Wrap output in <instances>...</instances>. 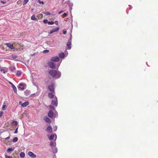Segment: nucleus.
Returning <instances> with one entry per match:
<instances>
[{"mask_svg": "<svg viewBox=\"0 0 158 158\" xmlns=\"http://www.w3.org/2000/svg\"><path fill=\"white\" fill-rule=\"evenodd\" d=\"M11 142H8L7 143H6V144L7 145H10L11 144Z\"/></svg>", "mask_w": 158, "mask_h": 158, "instance_id": "obj_42", "label": "nucleus"}, {"mask_svg": "<svg viewBox=\"0 0 158 158\" xmlns=\"http://www.w3.org/2000/svg\"><path fill=\"white\" fill-rule=\"evenodd\" d=\"M66 31H65L64 30H63V33L64 34H65L66 33Z\"/></svg>", "mask_w": 158, "mask_h": 158, "instance_id": "obj_43", "label": "nucleus"}, {"mask_svg": "<svg viewBox=\"0 0 158 158\" xmlns=\"http://www.w3.org/2000/svg\"><path fill=\"white\" fill-rule=\"evenodd\" d=\"M59 28L58 27H56L55 28H54L52 29L50 31V33L52 34V33L56 32L59 30Z\"/></svg>", "mask_w": 158, "mask_h": 158, "instance_id": "obj_7", "label": "nucleus"}, {"mask_svg": "<svg viewBox=\"0 0 158 158\" xmlns=\"http://www.w3.org/2000/svg\"><path fill=\"white\" fill-rule=\"evenodd\" d=\"M47 15H49L51 14V13L49 12H47L45 14Z\"/></svg>", "mask_w": 158, "mask_h": 158, "instance_id": "obj_46", "label": "nucleus"}, {"mask_svg": "<svg viewBox=\"0 0 158 158\" xmlns=\"http://www.w3.org/2000/svg\"><path fill=\"white\" fill-rule=\"evenodd\" d=\"M3 114V112L2 111L0 112V117H2Z\"/></svg>", "mask_w": 158, "mask_h": 158, "instance_id": "obj_37", "label": "nucleus"}, {"mask_svg": "<svg viewBox=\"0 0 158 158\" xmlns=\"http://www.w3.org/2000/svg\"><path fill=\"white\" fill-rule=\"evenodd\" d=\"M5 156L6 158H12V156H10L7 155H6Z\"/></svg>", "mask_w": 158, "mask_h": 158, "instance_id": "obj_38", "label": "nucleus"}, {"mask_svg": "<svg viewBox=\"0 0 158 158\" xmlns=\"http://www.w3.org/2000/svg\"><path fill=\"white\" fill-rule=\"evenodd\" d=\"M30 91L28 90H26L24 91V94L25 95L27 96L29 95L30 94Z\"/></svg>", "mask_w": 158, "mask_h": 158, "instance_id": "obj_16", "label": "nucleus"}, {"mask_svg": "<svg viewBox=\"0 0 158 158\" xmlns=\"http://www.w3.org/2000/svg\"><path fill=\"white\" fill-rule=\"evenodd\" d=\"M48 64L52 69H54L56 68L55 64L53 62H48Z\"/></svg>", "mask_w": 158, "mask_h": 158, "instance_id": "obj_2", "label": "nucleus"}, {"mask_svg": "<svg viewBox=\"0 0 158 158\" xmlns=\"http://www.w3.org/2000/svg\"><path fill=\"white\" fill-rule=\"evenodd\" d=\"M25 84L24 83H20L19 84V86L18 88L20 89L21 90H23L24 89V86Z\"/></svg>", "mask_w": 158, "mask_h": 158, "instance_id": "obj_6", "label": "nucleus"}, {"mask_svg": "<svg viewBox=\"0 0 158 158\" xmlns=\"http://www.w3.org/2000/svg\"><path fill=\"white\" fill-rule=\"evenodd\" d=\"M29 0H24L23 2V5H24L26 4L28 2Z\"/></svg>", "mask_w": 158, "mask_h": 158, "instance_id": "obj_27", "label": "nucleus"}, {"mask_svg": "<svg viewBox=\"0 0 158 158\" xmlns=\"http://www.w3.org/2000/svg\"><path fill=\"white\" fill-rule=\"evenodd\" d=\"M5 156L6 158H12V156H10L7 155H6Z\"/></svg>", "mask_w": 158, "mask_h": 158, "instance_id": "obj_39", "label": "nucleus"}, {"mask_svg": "<svg viewBox=\"0 0 158 158\" xmlns=\"http://www.w3.org/2000/svg\"><path fill=\"white\" fill-rule=\"evenodd\" d=\"M0 70L1 72H2L4 73H6L7 72V71L4 69L3 68H1Z\"/></svg>", "mask_w": 158, "mask_h": 158, "instance_id": "obj_23", "label": "nucleus"}, {"mask_svg": "<svg viewBox=\"0 0 158 158\" xmlns=\"http://www.w3.org/2000/svg\"><path fill=\"white\" fill-rule=\"evenodd\" d=\"M18 127L16 129V130L14 132V133H15L16 134V133H17V132H18Z\"/></svg>", "mask_w": 158, "mask_h": 158, "instance_id": "obj_41", "label": "nucleus"}, {"mask_svg": "<svg viewBox=\"0 0 158 158\" xmlns=\"http://www.w3.org/2000/svg\"><path fill=\"white\" fill-rule=\"evenodd\" d=\"M37 17L39 18H42L43 17V15L42 14H39L37 15Z\"/></svg>", "mask_w": 158, "mask_h": 158, "instance_id": "obj_28", "label": "nucleus"}, {"mask_svg": "<svg viewBox=\"0 0 158 158\" xmlns=\"http://www.w3.org/2000/svg\"><path fill=\"white\" fill-rule=\"evenodd\" d=\"M55 23L56 25H58V22L57 21H56L55 22Z\"/></svg>", "mask_w": 158, "mask_h": 158, "instance_id": "obj_45", "label": "nucleus"}, {"mask_svg": "<svg viewBox=\"0 0 158 158\" xmlns=\"http://www.w3.org/2000/svg\"><path fill=\"white\" fill-rule=\"evenodd\" d=\"M48 73L52 77H55L56 79L59 78L61 76V73L60 72L53 69L49 70Z\"/></svg>", "mask_w": 158, "mask_h": 158, "instance_id": "obj_1", "label": "nucleus"}, {"mask_svg": "<svg viewBox=\"0 0 158 158\" xmlns=\"http://www.w3.org/2000/svg\"><path fill=\"white\" fill-rule=\"evenodd\" d=\"M28 154L32 158H35L36 157V155L31 151L29 152Z\"/></svg>", "mask_w": 158, "mask_h": 158, "instance_id": "obj_10", "label": "nucleus"}, {"mask_svg": "<svg viewBox=\"0 0 158 158\" xmlns=\"http://www.w3.org/2000/svg\"><path fill=\"white\" fill-rule=\"evenodd\" d=\"M32 94L31 95V96H32Z\"/></svg>", "mask_w": 158, "mask_h": 158, "instance_id": "obj_50", "label": "nucleus"}, {"mask_svg": "<svg viewBox=\"0 0 158 158\" xmlns=\"http://www.w3.org/2000/svg\"><path fill=\"white\" fill-rule=\"evenodd\" d=\"M43 22L44 23H48V22L47 19H44L43 20Z\"/></svg>", "mask_w": 158, "mask_h": 158, "instance_id": "obj_35", "label": "nucleus"}, {"mask_svg": "<svg viewBox=\"0 0 158 158\" xmlns=\"http://www.w3.org/2000/svg\"><path fill=\"white\" fill-rule=\"evenodd\" d=\"M64 56L65 55L64 53H61L59 54V57L61 59L64 58Z\"/></svg>", "mask_w": 158, "mask_h": 158, "instance_id": "obj_20", "label": "nucleus"}, {"mask_svg": "<svg viewBox=\"0 0 158 158\" xmlns=\"http://www.w3.org/2000/svg\"><path fill=\"white\" fill-rule=\"evenodd\" d=\"M29 104V102L28 101H26L24 103L21 104V106L23 107H25L28 105Z\"/></svg>", "mask_w": 158, "mask_h": 158, "instance_id": "obj_14", "label": "nucleus"}, {"mask_svg": "<svg viewBox=\"0 0 158 158\" xmlns=\"http://www.w3.org/2000/svg\"><path fill=\"white\" fill-rule=\"evenodd\" d=\"M18 138L17 137H15L13 139L12 141L13 142H16L18 141Z\"/></svg>", "mask_w": 158, "mask_h": 158, "instance_id": "obj_26", "label": "nucleus"}, {"mask_svg": "<svg viewBox=\"0 0 158 158\" xmlns=\"http://www.w3.org/2000/svg\"><path fill=\"white\" fill-rule=\"evenodd\" d=\"M48 97L50 98H52L54 97V95L52 93H49L48 94Z\"/></svg>", "mask_w": 158, "mask_h": 158, "instance_id": "obj_21", "label": "nucleus"}, {"mask_svg": "<svg viewBox=\"0 0 158 158\" xmlns=\"http://www.w3.org/2000/svg\"><path fill=\"white\" fill-rule=\"evenodd\" d=\"M55 100H52V104L54 106H57V98L55 97Z\"/></svg>", "mask_w": 158, "mask_h": 158, "instance_id": "obj_9", "label": "nucleus"}, {"mask_svg": "<svg viewBox=\"0 0 158 158\" xmlns=\"http://www.w3.org/2000/svg\"><path fill=\"white\" fill-rule=\"evenodd\" d=\"M59 58L58 56L52 57L51 58V61L54 62H57L59 61Z\"/></svg>", "mask_w": 158, "mask_h": 158, "instance_id": "obj_4", "label": "nucleus"}, {"mask_svg": "<svg viewBox=\"0 0 158 158\" xmlns=\"http://www.w3.org/2000/svg\"><path fill=\"white\" fill-rule=\"evenodd\" d=\"M49 52V50H45L43 51V53H48Z\"/></svg>", "mask_w": 158, "mask_h": 158, "instance_id": "obj_34", "label": "nucleus"}, {"mask_svg": "<svg viewBox=\"0 0 158 158\" xmlns=\"http://www.w3.org/2000/svg\"><path fill=\"white\" fill-rule=\"evenodd\" d=\"M38 2L40 4H41L43 5L44 4V2L43 1H41L40 0H38Z\"/></svg>", "mask_w": 158, "mask_h": 158, "instance_id": "obj_32", "label": "nucleus"}, {"mask_svg": "<svg viewBox=\"0 0 158 158\" xmlns=\"http://www.w3.org/2000/svg\"><path fill=\"white\" fill-rule=\"evenodd\" d=\"M44 119L47 123H50L51 122V119L46 116H44Z\"/></svg>", "mask_w": 158, "mask_h": 158, "instance_id": "obj_12", "label": "nucleus"}, {"mask_svg": "<svg viewBox=\"0 0 158 158\" xmlns=\"http://www.w3.org/2000/svg\"><path fill=\"white\" fill-rule=\"evenodd\" d=\"M63 12V11H60V12H59V14H60V13H61Z\"/></svg>", "mask_w": 158, "mask_h": 158, "instance_id": "obj_48", "label": "nucleus"}, {"mask_svg": "<svg viewBox=\"0 0 158 158\" xmlns=\"http://www.w3.org/2000/svg\"><path fill=\"white\" fill-rule=\"evenodd\" d=\"M57 129V126H55V127H54L53 129H54V131H56Z\"/></svg>", "mask_w": 158, "mask_h": 158, "instance_id": "obj_40", "label": "nucleus"}, {"mask_svg": "<svg viewBox=\"0 0 158 158\" xmlns=\"http://www.w3.org/2000/svg\"><path fill=\"white\" fill-rule=\"evenodd\" d=\"M7 47L11 49H15V48L12 44L10 43H6L5 44Z\"/></svg>", "mask_w": 158, "mask_h": 158, "instance_id": "obj_8", "label": "nucleus"}, {"mask_svg": "<svg viewBox=\"0 0 158 158\" xmlns=\"http://www.w3.org/2000/svg\"><path fill=\"white\" fill-rule=\"evenodd\" d=\"M49 107L52 110H55V108L52 105H50L49 106Z\"/></svg>", "mask_w": 158, "mask_h": 158, "instance_id": "obj_33", "label": "nucleus"}, {"mask_svg": "<svg viewBox=\"0 0 158 158\" xmlns=\"http://www.w3.org/2000/svg\"><path fill=\"white\" fill-rule=\"evenodd\" d=\"M46 131L49 133H51L52 132V128L51 126H49L46 129Z\"/></svg>", "mask_w": 158, "mask_h": 158, "instance_id": "obj_15", "label": "nucleus"}, {"mask_svg": "<svg viewBox=\"0 0 158 158\" xmlns=\"http://www.w3.org/2000/svg\"><path fill=\"white\" fill-rule=\"evenodd\" d=\"M11 124L12 126L16 127L18 123L16 121H13L11 123Z\"/></svg>", "mask_w": 158, "mask_h": 158, "instance_id": "obj_17", "label": "nucleus"}, {"mask_svg": "<svg viewBox=\"0 0 158 158\" xmlns=\"http://www.w3.org/2000/svg\"><path fill=\"white\" fill-rule=\"evenodd\" d=\"M22 102H19V104H20V103H21Z\"/></svg>", "mask_w": 158, "mask_h": 158, "instance_id": "obj_49", "label": "nucleus"}, {"mask_svg": "<svg viewBox=\"0 0 158 158\" xmlns=\"http://www.w3.org/2000/svg\"><path fill=\"white\" fill-rule=\"evenodd\" d=\"M9 83L12 85V87L15 93L17 94V89L16 87L12 83L9 82Z\"/></svg>", "mask_w": 158, "mask_h": 158, "instance_id": "obj_13", "label": "nucleus"}, {"mask_svg": "<svg viewBox=\"0 0 158 158\" xmlns=\"http://www.w3.org/2000/svg\"><path fill=\"white\" fill-rule=\"evenodd\" d=\"M54 23V22L53 21H49L48 22V25H52Z\"/></svg>", "mask_w": 158, "mask_h": 158, "instance_id": "obj_30", "label": "nucleus"}, {"mask_svg": "<svg viewBox=\"0 0 158 158\" xmlns=\"http://www.w3.org/2000/svg\"><path fill=\"white\" fill-rule=\"evenodd\" d=\"M20 156L22 158H23L25 156V153L24 152H21L20 154Z\"/></svg>", "mask_w": 158, "mask_h": 158, "instance_id": "obj_22", "label": "nucleus"}, {"mask_svg": "<svg viewBox=\"0 0 158 158\" xmlns=\"http://www.w3.org/2000/svg\"><path fill=\"white\" fill-rule=\"evenodd\" d=\"M72 38V35H71V36L70 37V39L69 40V42L67 43V44L68 48L69 49H70L71 48V41Z\"/></svg>", "mask_w": 158, "mask_h": 158, "instance_id": "obj_5", "label": "nucleus"}, {"mask_svg": "<svg viewBox=\"0 0 158 158\" xmlns=\"http://www.w3.org/2000/svg\"><path fill=\"white\" fill-rule=\"evenodd\" d=\"M14 148H9L7 149V152H9V153H10L12 151L14 150Z\"/></svg>", "mask_w": 158, "mask_h": 158, "instance_id": "obj_19", "label": "nucleus"}, {"mask_svg": "<svg viewBox=\"0 0 158 158\" xmlns=\"http://www.w3.org/2000/svg\"><path fill=\"white\" fill-rule=\"evenodd\" d=\"M10 134H9V136L8 137L5 138L4 139H6V140L10 138Z\"/></svg>", "mask_w": 158, "mask_h": 158, "instance_id": "obj_36", "label": "nucleus"}, {"mask_svg": "<svg viewBox=\"0 0 158 158\" xmlns=\"http://www.w3.org/2000/svg\"><path fill=\"white\" fill-rule=\"evenodd\" d=\"M67 15V14L66 13H64L63 15V16L64 17H65Z\"/></svg>", "mask_w": 158, "mask_h": 158, "instance_id": "obj_44", "label": "nucleus"}, {"mask_svg": "<svg viewBox=\"0 0 158 158\" xmlns=\"http://www.w3.org/2000/svg\"><path fill=\"white\" fill-rule=\"evenodd\" d=\"M54 135L52 134L49 137V139L50 140H53L54 137Z\"/></svg>", "mask_w": 158, "mask_h": 158, "instance_id": "obj_25", "label": "nucleus"}, {"mask_svg": "<svg viewBox=\"0 0 158 158\" xmlns=\"http://www.w3.org/2000/svg\"><path fill=\"white\" fill-rule=\"evenodd\" d=\"M31 20L34 21L37 20V19L35 18V15H33L31 17Z\"/></svg>", "mask_w": 158, "mask_h": 158, "instance_id": "obj_18", "label": "nucleus"}, {"mask_svg": "<svg viewBox=\"0 0 158 158\" xmlns=\"http://www.w3.org/2000/svg\"><path fill=\"white\" fill-rule=\"evenodd\" d=\"M6 105H3L2 108V110H4L6 109Z\"/></svg>", "mask_w": 158, "mask_h": 158, "instance_id": "obj_31", "label": "nucleus"}, {"mask_svg": "<svg viewBox=\"0 0 158 158\" xmlns=\"http://www.w3.org/2000/svg\"><path fill=\"white\" fill-rule=\"evenodd\" d=\"M48 89L51 92L54 93V88L53 85H50L48 86Z\"/></svg>", "mask_w": 158, "mask_h": 158, "instance_id": "obj_3", "label": "nucleus"}, {"mask_svg": "<svg viewBox=\"0 0 158 158\" xmlns=\"http://www.w3.org/2000/svg\"><path fill=\"white\" fill-rule=\"evenodd\" d=\"M55 143H54V142H51L50 143V145L51 146H55Z\"/></svg>", "mask_w": 158, "mask_h": 158, "instance_id": "obj_29", "label": "nucleus"}, {"mask_svg": "<svg viewBox=\"0 0 158 158\" xmlns=\"http://www.w3.org/2000/svg\"><path fill=\"white\" fill-rule=\"evenodd\" d=\"M48 117L51 118H52L53 117V113L52 111L51 110H49L48 113Z\"/></svg>", "mask_w": 158, "mask_h": 158, "instance_id": "obj_11", "label": "nucleus"}, {"mask_svg": "<svg viewBox=\"0 0 158 158\" xmlns=\"http://www.w3.org/2000/svg\"><path fill=\"white\" fill-rule=\"evenodd\" d=\"M1 3H2L3 4H5L6 3V2H4V1H1Z\"/></svg>", "mask_w": 158, "mask_h": 158, "instance_id": "obj_47", "label": "nucleus"}, {"mask_svg": "<svg viewBox=\"0 0 158 158\" xmlns=\"http://www.w3.org/2000/svg\"><path fill=\"white\" fill-rule=\"evenodd\" d=\"M21 74V73L20 71H17L16 75L18 77L20 76Z\"/></svg>", "mask_w": 158, "mask_h": 158, "instance_id": "obj_24", "label": "nucleus"}]
</instances>
